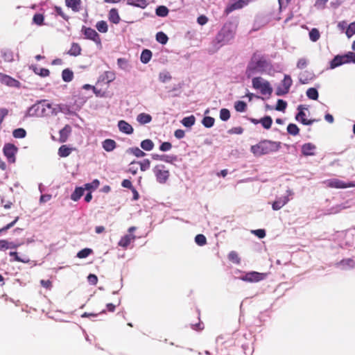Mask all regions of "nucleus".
<instances>
[{"label": "nucleus", "instance_id": "obj_13", "mask_svg": "<svg viewBox=\"0 0 355 355\" xmlns=\"http://www.w3.org/2000/svg\"><path fill=\"white\" fill-rule=\"evenodd\" d=\"M336 266L343 270H352L355 268V261L352 258L343 259L337 262Z\"/></svg>", "mask_w": 355, "mask_h": 355}, {"label": "nucleus", "instance_id": "obj_47", "mask_svg": "<svg viewBox=\"0 0 355 355\" xmlns=\"http://www.w3.org/2000/svg\"><path fill=\"white\" fill-rule=\"evenodd\" d=\"M92 253V250L90 248H84L81 250H80L77 253V257L80 259H84L87 257L89 254Z\"/></svg>", "mask_w": 355, "mask_h": 355}, {"label": "nucleus", "instance_id": "obj_1", "mask_svg": "<svg viewBox=\"0 0 355 355\" xmlns=\"http://www.w3.org/2000/svg\"><path fill=\"white\" fill-rule=\"evenodd\" d=\"M235 33L236 27L233 24L230 23L225 24L213 41L215 49L211 51L214 52L222 46L228 43L232 39L234 38Z\"/></svg>", "mask_w": 355, "mask_h": 355}, {"label": "nucleus", "instance_id": "obj_4", "mask_svg": "<svg viewBox=\"0 0 355 355\" xmlns=\"http://www.w3.org/2000/svg\"><path fill=\"white\" fill-rule=\"evenodd\" d=\"M53 112V108L46 101H41L33 105L28 110L27 114L29 116L42 117L49 115Z\"/></svg>", "mask_w": 355, "mask_h": 355}, {"label": "nucleus", "instance_id": "obj_27", "mask_svg": "<svg viewBox=\"0 0 355 355\" xmlns=\"http://www.w3.org/2000/svg\"><path fill=\"white\" fill-rule=\"evenodd\" d=\"M31 69L34 71L35 74H37L41 77H47L50 74V71L48 69L39 68L35 65H32Z\"/></svg>", "mask_w": 355, "mask_h": 355}, {"label": "nucleus", "instance_id": "obj_53", "mask_svg": "<svg viewBox=\"0 0 355 355\" xmlns=\"http://www.w3.org/2000/svg\"><path fill=\"white\" fill-rule=\"evenodd\" d=\"M129 151L137 157H142L146 155V153L138 147L131 148L129 149Z\"/></svg>", "mask_w": 355, "mask_h": 355}, {"label": "nucleus", "instance_id": "obj_24", "mask_svg": "<svg viewBox=\"0 0 355 355\" xmlns=\"http://www.w3.org/2000/svg\"><path fill=\"white\" fill-rule=\"evenodd\" d=\"M152 158L155 160H161V161H164V162H168V163H172L173 162L176 160L175 156H173V155L171 156V155H157V154H153V155H152Z\"/></svg>", "mask_w": 355, "mask_h": 355}, {"label": "nucleus", "instance_id": "obj_35", "mask_svg": "<svg viewBox=\"0 0 355 355\" xmlns=\"http://www.w3.org/2000/svg\"><path fill=\"white\" fill-rule=\"evenodd\" d=\"M259 123L265 129L270 128L272 123V119L270 116H266L261 118V119H259Z\"/></svg>", "mask_w": 355, "mask_h": 355}, {"label": "nucleus", "instance_id": "obj_32", "mask_svg": "<svg viewBox=\"0 0 355 355\" xmlns=\"http://www.w3.org/2000/svg\"><path fill=\"white\" fill-rule=\"evenodd\" d=\"M137 120L140 124H146L151 121L152 116L146 113H141L137 116Z\"/></svg>", "mask_w": 355, "mask_h": 355}, {"label": "nucleus", "instance_id": "obj_18", "mask_svg": "<svg viewBox=\"0 0 355 355\" xmlns=\"http://www.w3.org/2000/svg\"><path fill=\"white\" fill-rule=\"evenodd\" d=\"M315 76L312 72L304 71L300 73L299 81L301 84L305 85L313 80Z\"/></svg>", "mask_w": 355, "mask_h": 355}, {"label": "nucleus", "instance_id": "obj_61", "mask_svg": "<svg viewBox=\"0 0 355 355\" xmlns=\"http://www.w3.org/2000/svg\"><path fill=\"white\" fill-rule=\"evenodd\" d=\"M172 148V145L170 142L165 141L163 142L160 146L159 150L162 151H168Z\"/></svg>", "mask_w": 355, "mask_h": 355}, {"label": "nucleus", "instance_id": "obj_20", "mask_svg": "<svg viewBox=\"0 0 355 355\" xmlns=\"http://www.w3.org/2000/svg\"><path fill=\"white\" fill-rule=\"evenodd\" d=\"M118 127L121 132H122L125 134H127V135L132 134L134 130L132 125L123 120H121L119 121Z\"/></svg>", "mask_w": 355, "mask_h": 355}, {"label": "nucleus", "instance_id": "obj_16", "mask_svg": "<svg viewBox=\"0 0 355 355\" xmlns=\"http://www.w3.org/2000/svg\"><path fill=\"white\" fill-rule=\"evenodd\" d=\"M0 83L12 87L19 88L20 87L19 81L4 73H3Z\"/></svg>", "mask_w": 355, "mask_h": 355}, {"label": "nucleus", "instance_id": "obj_17", "mask_svg": "<svg viewBox=\"0 0 355 355\" xmlns=\"http://www.w3.org/2000/svg\"><path fill=\"white\" fill-rule=\"evenodd\" d=\"M316 146L312 143H306L302 146V153L304 156L315 155Z\"/></svg>", "mask_w": 355, "mask_h": 355}, {"label": "nucleus", "instance_id": "obj_56", "mask_svg": "<svg viewBox=\"0 0 355 355\" xmlns=\"http://www.w3.org/2000/svg\"><path fill=\"white\" fill-rule=\"evenodd\" d=\"M309 60L305 58H300L297 62V68L303 69L307 67Z\"/></svg>", "mask_w": 355, "mask_h": 355}, {"label": "nucleus", "instance_id": "obj_57", "mask_svg": "<svg viewBox=\"0 0 355 355\" xmlns=\"http://www.w3.org/2000/svg\"><path fill=\"white\" fill-rule=\"evenodd\" d=\"M140 165V169L141 171H145L150 168V162L148 159H145L141 162H138Z\"/></svg>", "mask_w": 355, "mask_h": 355}, {"label": "nucleus", "instance_id": "obj_36", "mask_svg": "<svg viewBox=\"0 0 355 355\" xmlns=\"http://www.w3.org/2000/svg\"><path fill=\"white\" fill-rule=\"evenodd\" d=\"M81 48L77 43H73L70 49L68 51V53L73 56H77L80 54Z\"/></svg>", "mask_w": 355, "mask_h": 355}, {"label": "nucleus", "instance_id": "obj_8", "mask_svg": "<svg viewBox=\"0 0 355 355\" xmlns=\"http://www.w3.org/2000/svg\"><path fill=\"white\" fill-rule=\"evenodd\" d=\"M292 83L293 80L291 77L289 75H285L281 85L276 89V95L281 96L288 94Z\"/></svg>", "mask_w": 355, "mask_h": 355}, {"label": "nucleus", "instance_id": "obj_23", "mask_svg": "<svg viewBox=\"0 0 355 355\" xmlns=\"http://www.w3.org/2000/svg\"><path fill=\"white\" fill-rule=\"evenodd\" d=\"M115 79V73L113 71H107L102 74L98 80V83L100 82H105L107 84L112 82Z\"/></svg>", "mask_w": 355, "mask_h": 355}, {"label": "nucleus", "instance_id": "obj_11", "mask_svg": "<svg viewBox=\"0 0 355 355\" xmlns=\"http://www.w3.org/2000/svg\"><path fill=\"white\" fill-rule=\"evenodd\" d=\"M17 148L12 144H6L3 147V153L10 163L15 162V155Z\"/></svg>", "mask_w": 355, "mask_h": 355}, {"label": "nucleus", "instance_id": "obj_43", "mask_svg": "<svg viewBox=\"0 0 355 355\" xmlns=\"http://www.w3.org/2000/svg\"><path fill=\"white\" fill-rule=\"evenodd\" d=\"M287 132L288 134L295 136L299 134L300 129L295 123H289L287 126Z\"/></svg>", "mask_w": 355, "mask_h": 355}, {"label": "nucleus", "instance_id": "obj_38", "mask_svg": "<svg viewBox=\"0 0 355 355\" xmlns=\"http://www.w3.org/2000/svg\"><path fill=\"white\" fill-rule=\"evenodd\" d=\"M309 35L310 40L313 42H317L320 39V33L319 31L316 28H312L309 31Z\"/></svg>", "mask_w": 355, "mask_h": 355}, {"label": "nucleus", "instance_id": "obj_30", "mask_svg": "<svg viewBox=\"0 0 355 355\" xmlns=\"http://www.w3.org/2000/svg\"><path fill=\"white\" fill-rule=\"evenodd\" d=\"M127 3L141 8H145L148 5L147 0H127Z\"/></svg>", "mask_w": 355, "mask_h": 355}, {"label": "nucleus", "instance_id": "obj_37", "mask_svg": "<svg viewBox=\"0 0 355 355\" xmlns=\"http://www.w3.org/2000/svg\"><path fill=\"white\" fill-rule=\"evenodd\" d=\"M345 64L354 63L355 64V53L349 51L343 55Z\"/></svg>", "mask_w": 355, "mask_h": 355}, {"label": "nucleus", "instance_id": "obj_52", "mask_svg": "<svg viewBox=\"0 0 355 355\" xmlns=\"http://www.w3.org/2000/svg\"><path fill=\"white\" fill-rule=\"evenodd\" d=\"M345 33L348 38H350L355 34V21L348 25Z\"/></svg>", "mask_w": 355, "mask_h": 355}, {"label": "nucleus", "instance_id": "obj_22", "mask_svg": "<svg viewBox=\"0 0 355 355\" xmlns=\"http://www.w3.org/2000/svg\"><path fill=\"white\" fill-rule=\"evenodd\" d=\"M345 64L344 59L343 55H336L329 62L330 69H334L338 67H340Z\"/></svg>", "mask_w": 355, "mask_h": 355}, {"label": "nucleus", "instance_id": "obj_58", "mask_svg": "<svg viewBox=\"0 0 355 355\" xmlns=\"http://www.w3.org/2000/svg\"><path fill=\"white\" fill-rule=\"evenodd\" d=\"M100 182L98 180H94L91 183H87L85 184V189L90 190V189H96L98 187Z\"/></svg>", "mask_w": 355, "mask_h": 355}, {"label": "nucleus", "instance_id": "obj_28", "mask_svg": "<svg viewBox=\"0 0 355 355\" xmlns=\"http://www.w3.org/2000/svg\"><path fill=\"white\" fill-rule=\"evenodd\" d=\"M120 17L117 9L112 8L109 12V20L114 24H119L120 21Z\"/></svg>", "mask_w": 355, "mask_h": 355}, {"label": "nucleus", "instance_id": "obj_21", "mask_svg": "<svg viewBox=\"0 0 355 355\" xmlns=\"http://www.w3.org/2000/svg\"><path fill=\"white\" fill-rule=\"evenodd\" d=\"M65 4L68 8H71V10L78 12L81 9L82 2L80 0H65Z\"/></svg>", "mask_w": 355, "mask_h": 355}, {"label": "nucleus", "instance_id": "obj_3", "mask_svg": "<svg viewBox=\"0 0 355 355\" xmlns=\"http://www.w3.org/2000/svg\"><path fill=\"white\" fill-rule=\"evenodd\" d=\"M281 147V142L263 140L251 147V151L255 156H261L277 152Z\"/></svg>", "mask_w": 355, "mask_h": 355}, {"label": "nucleus", "instance_id": "obj_40", "mask_svg": "<svg viewBox=\"0 0 355 355\" xmlns=\"http://www.w3.org/2000/svg\"><path fill=\"white\" fill-rule=\"evenodd\" d=\"M155 13L159 17H166L168 14V9L164 6H159L155 10Z\"/></svg>", "mask_w": 355, "mask_h": 355}, {"label": "nucleus", "instance_id": "obj_26", "mask_svg": "<svg viewBox=\"0 0 355 355\" xmlns=\"http://www.w3.org/2000/svg\"><path fill=\"white\" fill-rule=\"evenodd\" d=\"M135 239V236L132 234H127L123 236L119 242V245L123 248H127L132 241Z\"/></svg>", "mask_w": 355, "mask_h": 355}, {"label": "nucleus", "instance_id": "obj_15", "mask_svg": "<svg viewBox=\"0 0 355 355\" xmlns=\"http://www.w3.org/2000/svg\"><path fill=\"white\" fill-rule=\"evenodd\" d=\"M83 31L86 38L92 40L97 44L101 43L100 36L94 29L83 27Z\"/></svg>", "mask_w": 355, "mask_h": 355}, {"label": "nucleus", "instance_id": "obj_33", "mask_svg": "<svg viewBox=\"0 0 355 355\" xmlns=\"http://www.w3.org/2000/svg\"><path fill=\"white\" fill-rule=\"evenodd\" d=\"M152 58V52L148 49H144L141 54V62L144 64L148 63Z\"/></svg>", "mask_w": 355, "mask_h": 355}, {"label": "nucleus", "instance_id": "obj_9", "mask_svg": "<svg viewBox=\"0 0 355 355\" xmlns=\"http://www.w3.org/2000/svg\"><path fill=\"white\" fill-rule=\"evenodd\" d=\"M293 192L291 189L286 191V195L284 196L278 197L275 199L272 205L273 210L277 211L283 207L290 200V197L292 198Z\"/></svg>", "mask_w": 355, "mask_h": 355}, {"label": "nucleus", "instance_id": "obj_25", "mask_svg": "<svg viewBox=\"0 0 355 355\" xmlns=\"http://www.w3.org/2000/svg\"><path fill=\"white\" fill-rule=\"evenodd\" d=\"M102 146L105 151L111 152L116 148V143L113 139H107L103 141Z\"/></svg>", "mask_w": 355, "mask_h": 355}, {"label": "nucleus", "instance_id": "obj_6", "mask_svg": "<svg viewBox=\"0 0 355 355\" xmlns=\"http://www.w3.org/2000/svg\"><path fill=\"white\" fill-rule=\"evenodd\" d=\"M153 172L157 181L160 184H165L169 178L170 173L163 164H159L155 166Z\"/></svg>", "mask_w": 355, "mask_h": 355}, {"label": "nucleus", "instance_id": "obj_50", "mask_svg": "<svg viewBox=\"0 0 355 355\" xmlns=\"http://www.w3.org/2000/svg\"><path fill=\"white\" fill-rule=\"evenodd\" d=\"M230 118V112L229 110L226 108H223L220 111V119L223 121H226Z\"/></svg>", "mask_w": 355, "mask_h": 355}, {"label": "nucleus", "instance_id": "obj_60", "mask_svg": "<svg viewBox=\"0 0 355 355\" xmlns=\"http://www.w3.org/2000/svg\"><path fill=\"white\" fill-rule=\"evenodd\" d=\"M344 208H345V207H343L341 205H337L336 206L332 207L331 208H330L328 210V214H337Z\"/></svg>", "mask_w": 355, "mask_h": 355}, {"label": "nucleus", "instance_id": "obj_42", "mask_svg": "<svg viewBox=\"0 0 355 355\" xmlns=\"http://www.w3.org/2000/svg\"><path fill=\"white\" fill-rule=\"evenodd\" d=\"M306 96L312 100H317L318 98V92L315 88L311 87L306 91Z\"/></svg>", "mask_w": 355, "mask_h": 355}, {"label": "nucleus", "instance_id": "obj_41", "mask_svg": "<svg viewBox=\"0 0 355 355\" xmlns=\"http://www.w3.org/2000/svg\"><path fill=\"white\" fill-rule=\"evenodd\" d=\"M156 40L162 44H166L168 42V37L164 32L160 31L156 34Z\"/></svg>", "mask_w": 355, "mask_h": 355}, {"label": "nucleus", "instance_id": "obj_31", "mask_svg": "<svg viewBox=\"0 0 355 355\" xmlns=\"http://www.w3.org/2000/svg\"><path fill=\"white\" fill-rule=\"evenodd\" d=\"M85 188L77 187L71 195V199L73 201L78 200L84 194Z\"/></svg>", "mask_w": 355, "mask_h": 355}, {"label": "nucleus", "instance_id": "obj_44", "mask_svg": "<svg viewBox=\"0 0 355 355\" xmlns=\"http://www.w3.org/2000/svg\"><path fill=\"white\" fill-rule=\"evenodd\" d=\"M195 117L193 115H191L189 116L184 117L182 120V123L184 126L189 128L195 123Z\"/></svg>", "mask_w": 355, "mask_h": 355}, {"label": "nucleus", "instance_id": "obj_59", "mask_svg": "<svg viewBox=\"0 0 355 355\" xmlns=\"http://www.w3.org/2000/svg\"><path fill=\"white\" fill-rule=\"evenodd\" d=\"M40 284L42 287L45 288L46 289L51 290L53 286V283L51 280L47 279H42L40 280Z\"/></svg>", "mask_w": 355, "mask_h": 355}, {"label": "nucleus", "instance_id": "obj_45", "mask_svg": "<svg viewBox=\"0 0 355 355\" xmlns=\"http://www.w3.org/2000/svg\"><path fill=\"white\" fill-rule=\"evenodd\" d=\"M96 27L99 32L103 33H107L108 31L107 24L105 21H98Z\"/></svg>", "mask_w": 355, "mask_h": 355}, {"label": "nucleus", "instance_id": "obj_7", "mask_svg": "<svg viewBox=\"0 0 355 355\" xmlns=\"http://www.w3.org/2000/svg\"><path fill=\"white\" fill-rule=\"evenodd\" d=\"M328 187L336 189H346L349 187H355V181L345 182L339 179L332 178L326 180L322 182Z\"/></svg>", "mask_w": 355, "mask_h": 355}, {"label": "nucleus", "instance_id": "obj_48", "mask_svg": "<svg viewBox=\"0 0 355 355\" xmlns=\"http://www.w3.org/2000/svg\"><path fill=\"white\" fill-rule=\"evenodd\" d=\"M214 119L211 116H205L202 119V124L206 128H211L214 124Z\"/></svg>", "mask_w": 355, "mask_h": 355}, {"label": "nucleus", "instance_id": "obj_34", "mask_svg": "<svg viewBox=\"0 0 355 355\" xmlns=\"http://www.w3.org/2000/svg\"><path fill=\"white\" fill-rule=\"evenodd\" d=\"M62 78L64 82H70L73 78V73L69 69H65L62 72Z\"/></svg>", "mask_w": 355, "mask_h": 355}, {"label": "nucleus", "instance_id": "obj_55", "mask_svg": "<svg viewBox=\"0 0 355 355\" xmlns=\"http://www.w3.org/2000/svg\"><path fill=\"white\" fill-rule=\"evenodd\" d=\"M44 19V15L42 14H39V13L35 14L33 18V22L35 24L39 25V26H41L43 24Z\"/></svg>", "mask_w": 355, "mask_h": 355}, {"label": "nucleus", "instance_id": "obj_51", "mask_svg": "<svg viewBox=\"0 0 355 355\" xmlns=\"http://www.w3.org/2000/svg\"><path fill=\"white\" fill-rule=\"evenodd\" d=\"M12 135L15 138H24L26 137V132L23 128H17L13 131Z\"/></svg>", "mask_w": 355, "mask_h": 355}, {"label": "nucleus", "instance_id": "obj_2", "mask_svg": "<svg viewBox=\"0 0 355 355\" xmlns=\"http://www.w3.org/2000/svg\"><path fill=\"white\" fill-rule=\"evenodd\" d=\"M270 69V63L260 54L254 53L248 63L247 71L248 76L262 73Z\"/></svg>", "mask_w": 355, "mask_h": 355}, {"label": "nucleus", "instance_id": "obj_10", "mask_svg": "<svg viewBox=\"0 0 355 355\" xmlns=\"http://www.w3.org/2000/svg\"><path fill=\"white\" fill-rule=\"evenodd\" d=\"M308 108L303 105H300L297 107L298 113L295 116L296 121L301 122L302 124L306 125H311L314 122L318 121L316 119H306V114L304 112V110H307Z\"/></svg>", "mask_w": 355, "mask_h": 355}, {"label": "nucleus", "instance_id": "obj_62", "mask_svg": "<svg viewBox=\"0 0 355 355\" xmlns=\"http://www.w3.org/2000/svg\"><path fill=\"white\" fill-rule=\"evenodd\" d=\"M235 110L238 112H243L244 111V101H239L235 103L234 105Z\"/></svg>", "mask_w": 355, "mask_h": 355}, {"label": "nucleus", "instance_id": "obj_14", "mask_svg": "<svg viewBox=\"0 0 355 355\" xmlns=\"http://www.w3.org/2000/svg\"><path fill=\"white\" fill-rule=\"evenodd\" d=\"M244 6V0H230L225 10V13L229 15L232 12L241 9Z\"/></svg>", "mask_w": 355, "mask_h": 355}, {"label": "nucleus", "instance_id": "obj_12", "mask_svg": "<svg viewBox=\"0 0 355 355\" xmlns=\"http://www.w3.org/2000/svg\"><path fill=\"white\" fill-rule=\"evenodd\" d=\"M267 276V273L258 272L255 271L245 272V282L251 283L259 282L265 279Z\"/></svg>", "mask_w": 355, "mask_h": 355}, {"label": "nucleus", "instance_id": "obj_54", "mask_svg": "<svg viewBox=\"0 0 355 355\" xmlns=\"http://www.w3.org/2000/svg\"><path fill=\"white\" fill-rule=\"evenodd\" d=\"M195 241L198 245L202 246L207 243V239L203 234H200L195 237Z\"/></svg>", "mask_w": 355, "mask_h": 355}, {"label": "nucleus", "instance_id": "obj_5", "mask_svg": "<svg viewBox=\"0 0 355 355\" xmlns=\"http://www.w3.org/2000/svg\"><path fill=\"white\" fill-rule=\"evenodd\" d=\"M252 86L255 89H259L262 95L270 96L273 89L270 83L261 77H255L252 79Z\"/></svg>", "mask_w": 355, "mask_h": 355}, {"label": "nucleus", "instance_id": "obj_63", "mask_svg": "<svg viewBox=\"0 0 355 355\" xmlns=\"http://www.w3.org/2000/svg\"><path fill=\"white\" fill-rule=\"evenodd\" d=\"M252 233H253L254 234L257 236L259 239H262V238L265 237V236H266V232L263 229L252 230Z\"/></svg>", "mask_w": 355, "mask_h": 355}, {"label": "nucleus", "instance_id": "obj_49", "mask_svg": "<svg viewBox=\"0 0 355 355\" xmlns=\"http://www.w3.org/2000/svg\"><path fill=\"white\" fill-rule=\"evenodd\" d=\"M287 107L286 101L282 99H278L276 105L275 110L277 111L284 112Z\"/></svg>", "mask_w": 355, "mask_h": 355}, {"label": "nucleus", "instance_id": "obj_46", "mask_svg": "<svg viewBox=\"0 0 355 355\" xmlns=\"http://www.w3.org/2000/svg\"><path fill=\"white\" fill-rule=\"evenodd\" d=\"M229 260L233 263L239 264L241 262V259L239 257V254L235 251H232L228 254Z\"/></svg>", "mask_w": 355, "mask_h": 355}, {"label": "nucleus", "instance_id": "obj_29", "mask_svg": "<svg viewBox=\"0 0 355 355\" xmlns=\"http://www.w3.org/2000/svg\"><path fill=\"white\" fill-rule=\"evenodd\" d=\"M73 150L67 145H62L59 148L58 154L60 157H66L71 153Z\"/></svg>", "mask_w": 355, "mask_h": 355}, {"label": "nucleus", "instance_id": "obj_64", "mask_svg": "<svg viewBox=\"0 0 355 355\" xmlns=\"http://www.w3.org/2000/svg\"><path fill=\"white\" fill-rule=\"evenodd\" d=\"M87 280L91 284L96 285L98 282V277L96 275L89 274L87 277Z\"/></svg>", "mask_w": 355, "mask_h": 355}, {"label": "nucleus", "instance_id": "obj_39", "mask_svg": "<svg viewBox=\"0 0 355 355\" xmlns=\"http://www.w3.org/2000/svg\"><path fill=\"white\" fill-rule=\"evenodd\" d=\"M141 147L144 150L149 151L154 148V143L150 139H144L141 142Z\"/></svg>", "mask_w": 355, "mask_h": 355}, {"label": "nucleus", "instance_id": "obj_19", "mask_svg": "<svg viewBox=\"0 0 355 355\" xmlns=\"http://www.w3.org/2000/svg\"><path fill=\"white\" fill-rule=\"evenodd\" d=\"M71 132V127L69 125H66L59 132V141L60 143H64L67 141L69 135Z\"/></svg>", "mask_w": 355, "mask_h": 355}]
</instances>
